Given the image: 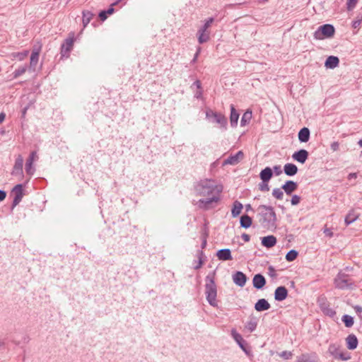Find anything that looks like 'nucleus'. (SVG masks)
Wrapping results in <instances>:
<instances>
[{
	"instance_id": "obj_49",
	"label": "nucleus",
	"mask_w": 362,
	"mask_h": 362,
	"mask_svg": "<svg viewBox=\"0 0 362 362\" xmlns=\"http://www.w3.org/2000/svg\"><path fill=\"white\" fill-rule=\"evenodd\" d=\"M76 38L74 35V33L71 32L69 33V53L71 52L72 49V46L74 42L76 40Z\"/></svg>"
},
{
	"instance_id": "obj_22",
	"label": "nucleus",
	"mask_w": 362,
	"mask_h": 362,
	"mask_svg": "<svg viewBox=\"0 0 362 362\" xmlns=\"http://www.w3.org/2000/svg\"><path fill=\"white\" fill-rule=\"evenodd\" d=\"M254 308L256 311L262 312L269 310L271 308V305L266 299L261 298L255 303Z\"/></svg>"
},
{
	"instance_id": "obj_10",
	"label": "nucleus",
	"mask_w": 362,
	"mask_h": 362,
	"mask_svg": "<svg viewBox=\"0 0 362 362\" xmlns=\"http://www.w3.org/2000/svg\"><path fill=\"white\" fill-rule=\"evenodd\" d=\"M230 334L233 339L238 344L240 348L247 354L249 355L250 350L247 346L246 341L243 338L242 335L239 334L235 328H233L230 332Z\"/></svg>"
},
{
	"instance_id": "obj_60",
	"label": "nucleus",
	"mask_w": 362,
	"mask_h": 362,
	"mask_svg": "<svg viewBox=\"0 0 362 362\" xmlns=\"http://www.w3.org/2000/svg\"><path fill=\"white\" fill-rule=\"evenodd\" d=\"M241 238L245 242H249L250 240V236L247 233H243Z\"/></svg>"
},
{
	"instance_id": "obj_19",
	"label": "nucleus",
	"mask_w": 362,
	"mask_h": 362,
	"mask_svg": "<svg viewBox=\"0 0 362 362\" xmlns=\"http://www.w3.org/2000/svg\"><path fill=\"white\" fill-rule=\"evenodd\" d=\"M266 279L261 274H255L252 279L253 287L258 290L262 289L266 285Z\"/></svg>"
},
{
	"instance_id": "obj_20",
	"label": "nucleus",
	"mask_w": 362,
	"mask_h": 362,
	"mask_svg": "<svg viewBox=\"0 0 362 362\" xmlns=\"http://www.w3.org/2000/svg\"><path fill=\"white\" fill-rule=\"evenodd\" d=\"M277 243L276 238L274 235H269L264 236L261 239L262 245L267 248H272L276 245Z\"/></svg>"
},
{
	"instance_id": "obj_55",
	"label": "nucleus",
	"mask_w": 362,
	"mask_h": 362,
	"mask_svg": "<svg viewBox=\"0 0 362 362\" xmlns=\"http://www.w3.org/2000/svg\"><path fill=\"white\" fill-rule=\"evenodd\" d=\"M330 148L333 151H337L339 148V144L338 141H334L331 144Z\"/></svg>"
},
{
	"instance_id": "obj_29",
	"label": "nucleus",
	"mask_w": 362,
	"mask_h": 362,
	"mask_svg": "<svg viewBox=\"0 0 362 362\" xmlns=\"http://www.w3.org/2000/svg\"><path fill=\"white\" fill-rule=\"evenodd\" d=\"M243 208L242 203L239 201L235 200L233 203L232 209H231V215L233 218L237 217L241 213V211Z\"/></svg>"
},
{
	"instance_id": "obj_59",
	"label": "nucleus",
	"mask_w": 362,
	"mask_h": 362,
	"mask_svg": "<svg viewBox=\"0 0 362 362\" xmlns=\"http://www.w3.org/2000/svg\"><path fill=\"white\" fill-rule=\"evenodd\" d=\"M6 197V191L0 189V202L4 200Z\"/></svg>"
},
{
	"instance_id": "obj_51",
	"label": "nucleus",
	"mask_w": 362,
	"mask_h": 362,
	"mask_svg": "<svg viewBox=\"0 0 362 362\" xmlns=\"http://www.w3.org/2000/svg\"><path fill=\"white\" fill-rule=\"evenodd\" d=\"M272 169L273 171V175L275 174V175L279 176L282 173V169L279 165H274Z\"/></svg>"
},
{
	"instance_id": "obj_27",
	"label": "nucleus",
	"mask_w": 362,
	"mask_h": 362,
	"mask_svg": "<svg viewBox=\"0 0 362 362\" xmlns=\"http://www.w3.org/2000/svg\"><path fill=\"white\" fill-rule=\"evenodd\" d=\"M339 59L336 56H329L325 62V66L329 69H334L339 66Z\"/></svg>"
},
{
	"instance_id": "obj_33",
	"label": "nucleus",
	"mask_w": 362,
	"mask_h": 362,
	"mask_svg": "<svg viewBox=\"0 0 362 362\" xmlns=\"http://www.w3.org/2000/svg\"><path fill=\"white\" fill-rule=\"evenodd\" d=\"M257 326V320L255 317L250 318V320L245 325V328L250 332L255 331Z\"/></svg>"
},
{
	"instance_id": "obj_62",
	"label": "nucleus",
	"mask_w": 362,
	"mask_h": 362,
	"mask_svg": "<svg viewBox=\"0 0 362 362\" xmlns=\"http://www.w3.org/2000/svg\"><path fill=\"white\" fill-rule=\"evenodd\" d=\"M197 257H198V259H204V253L202 250L197 251Z\"/></svg>"
},
{
	"instance_id": "obj_40",
	"label": "nucleus",
	"mask_w": 362,
	"mask_h": 362,
	"mask_svg": "<svg viewBox=\"0 0 362 362\" xmlns=\"http://www.w3.org/2000/svg\"><path fill=\"white\" fill-rule=\"evenodd\" d=\"M27 65H24L16 69L13 73V78H17L23 74H25L27 70Z\"/></svg>"
},
{
	"instance_id": "obj_7",
	"label": "nucleus",
	"mask_w": 362,
	"mask_h": 362,
	"mask_svg": "<svg viewBox=\"0 0 362 362\" xmlns=\"http://www.w3.org/2000/svg\"><path fill=\"white\" fill-rule=\"evenodd\" d=\"M354 284V281L349 277V275L345 273L339 272L334 279L335 287L339 289L343 290L351 288Z\"/></svg>"
},
{
	"instance_id": "obj_48",
	"label": "nucleus",
	"mask_w": 362,
	"mask_h": 362,
	"mask_svg": "<svg viewBox=\"0 0 362 362\" xmlns=\"http://www.w3.org/2000/svg\"><path fill=\"white\" fill-rule=\"evenodd\" d=\"M268 274L272 279L276 278L277 274H276V269H274V267L273 266H269L268 267Z\"/></svg>"
},
{
	"instance_id": "obj_12",
	"label": "nucleus",
	"mask_w": 362,
	"mask_h": 362,
	"mask_svg": "<svg viewBox=\"0 0 362 362\" xmlns=\"http://www.w3.org/2000/svg\"><path fill=\"white\" fill-rule=\"evenodd\" d=\"M23 158L21 154H19L15 160V163L13 167L11 175L13 176H16V175L23 176Z\"/></svg>"
},
{
	"instance_id": "obj_64",
	"label": "nucleus",
	"mask_w": 362,
	"mask_h": 362,
	"mask_svg": "<svg viewBox=\"0 0 362 362\" xmlns=\"http://www.w3.org/2000/svg\"><path fill=\"white\" fill-rule=\"evenodd\" d=\"M357 177V174L355 173H349V175H348V179L349 180H351L353 178H356Z\"/></svg>"
},
{
	"instance_id": "obj_41",
	"label": "nucleus",
	"mask_w": 362,
	"mask_h": 362,
	"mask_svg": "<svg viewBox=\"0 0 362 362\" xmlns=\"http://www.w3.org/2000/svg\"><path fill=\"white\" fill-rule=\"evenodd\" d=\"M209 33H197L198 35V42L199 44H203L209 40Z\"/></svg>"
},
{
	"instance_id": "obj_39",
	"label": "nucleus",
	"mask_w": 362,
	"mask_h": 362,
	"mask_svg": "<svg viewBox=\"0 0 362 362\" xmlns=\"http://www.w3.org/2000/svg\"><path fill=\"white\" fill-rule=\"evenodd\" d=\"M298 256V252L296 250H289L286 255V259L287 262L294 261Z\"/></svg>"
},
{
	"instance_id": "obj_17",
	"label": "nucleus",
	"mask_w": 362,
	"mask_h": 362,
	"mask_svg": "<svg viewBox=\"0 0 362 362\" xmlns=\"http://www.w3.org/2000/svg\"><path fill=\"white\" fill-rule=\"evenodd\" d=\"M247 279L246 274L240 271H237L233 274L234 284L240 287H243L245 285Z\"/></svg>"
},
{
	"instance_id": "obj_58",
	"label": "nucleus",
	"mask_w": 362,
	"mask_h": 362,
	"mask_svg": "<svg viewBox=\"0 0 362 362\" xmlns=\"http://www.w3.org/2000/svg\"><path fill=\"white\" fill-rule=\"evenodd\" d=\"M199 52H200V48H199V49H197V52L195 53V54H194V56L193 59H192V61H191V64H194V63L197 62V58H198L199 54Z\"/></svg>"
},
{
	"instance_id": "obj_5",
	"label": "nucleus",
	"mask_w": 362,
	"mask_h": 362,
	"mask_svg": "<svg viewBox=\"0 0 362 362\" xmlns=\"http://www.w3.org/2000/svg\"><path fill=\"white\" fill-rule=\"evenodd\" d=\"M335 34V28L332 24H324L318 27L313 33V37L316 40H324L325 38H331Z\"/></svg>"
},
{
	"instance_id": "obj_37",
	"label": "nucleus",
	"mask_w": 362,
	"mask_h": 362,
	"mask_svg": "<svg viewBox=\"0 0 362 362\" xmlns=\"http://www.w3.org/2000/svg\"><path fill=\"white\" fill-rule=\"evenodd\" d=\"M28 54L29 50H23V52L11 53V57L13 59H18L19 61H22L28 57Z\"/></svg>"
},
{
	"instance_id": "obj_24",
	"label": "nucleus",
	"mask_w": 362,
	"mask_h": 362,
	"mask_svg": "<svg viewBox=\"0 0 362 362\" xmlns=\"http://www.w3.org/2000/svg\"><path fill=\"white\" fill-rule=\"evenodd\" d=\"M117 3L118 1L112 4L107 9L100 11L98 13V18H100V20L102 21H105L107 18L108 15L112 14L115 12V8L113 6L117 4Z\"/></svg>"
},
{
	"instance_id": "obj_3",
	"label": "nucleus",
	"mask_w": 362,
	"mask_h": 362,
	"mask_svg": "<svg viewBox=\"0 0 362 362\" xmlns=\"http://www.w3.org/2000/svg\"><path fill=\"white\" fill-rule=\"evenodd\" d=\"M205 294L207 302L212 307L216 308L218 303L216 300L217 296V286L215 283V272L209 273L205 279Z\"/></svg>"
},
{
	"instance_id": "obj_34",
	"label": "nucleus",
	"mask_w": 362,
	"mask_h": 362,
	"mask_svg": "<svg viewBox=\"0 0 362 362\" xmlns=\"http://www.w3.org/2000/svg\"><path fill=\"white\" fill-rule=\"evenodd\" d=\"M358 215L355 214V211L354 209L349 211L348 214L345 216L344 222L346 226H349L351 223H354L357 218Z\"/></svg>"
},
{
	"instance_id": "obj_2",
	"label": "nucleus",
	"mask_w": 362,
	"mask_h": 362,
	"mask_svg": "<svg viewBox=\"0 0 362 362\" xmlns=\"http://www.w3.org/2000/svg\"><path fill=\"white\" fill-rule=\"evenodd\" d=\"M196 194L202 197H211L219 195L221 189H218L213 180H201L194 185Z\"/></svg>"
},
{
	"instance_id": "obj_4",
	"label": "nucleus",
	"mask_w": 362,
	"mask_h": 362,
	"mask_svg": "<svg viewBox=\"0 0 362 362\" xmlns=\"http://www.w3.org/2000/svg\"><path fill=\"white\" fill-rule=\"evenodd\" d=\"M206 118L212 123L218 124L223 130L227 129L228 120L222 113L209 109L206 111Z\"/></svg>"
},
{
	"instance_id": "obj_43",
	"label": "nucleus",
	"mask_w": 362,
	"mask_h": 362,
	"mask_svg": "<svg viewBox=\"0 0 362 362\" xmlns=\"http://www.w3.org/2000/svg\"><path fill=\"white\" fill-rule=\"evenodd\" d=\"M25 169V172L28 175H33L34 174L35 169L33 167L32 163L26 161Z\"/></svg>"
},
{
	"instance_id": "obj_53",
	"label": "nucleus",
	"mask_w": 362,
	"mask_h": 362,
	"mask_svg": "<svg viewBox=\"0 0 362 362\" xmlns=\"http://www.w3.org/2000/svg\"><path fill=\"white\" fill-rule=\"evenodd\" d=\"M214 21V18H213V17H210V18H209L205 21V23H204V24L203 25V26H204L205 28L208 29V28L211 26V25L212 24V23H213Z\"/></svg>"
},
{
	"instance_id": "obj_54",
	"label": "nucleus",
	"mask_w": 362,
	"mask_h": 362,
	"mask_svg": "<svg viewBox=\"0 0 362 362\" xmlns=\"http://www.w3.org/2000/svg\"><path fill=\"white\" fill-rule=\"evenodd\" d=\"M355 312L358 315L359 317L362 319L361 313H362V307L359 305H356L354 307Z\"/></svg>"
},
{
	"instance_id": "obj_23",
	"label": "nucleus",
	"mask_w": 362,
	"mask_h": 362,
	"mask_svg": "<svg viewBox=\"0 0 362 362\" xmlns=\"http://www.w3.org/2000/svg\"><path fill=\"white\" fill-rule=\"evenodd\" d=\"M346 347L349 350H354L357 348L358 341L356 336L354 334L348 335L346 338Z\"/></svg>"
},
{
	"instance_id": "obj_30",
	"label": "nucleus",
	"mask_w": 362,
	"mask_h": 362,
	"mask_svg": "<svg viewBox=\"0 0 362 362\" xmlns=\"http://www.w3.org/2000/svg\"><path fill=\"white\" fill-rule=\"evenodd\" d=\"M240 227L243 228H248L252 224V218L247 214H244L240 218Z\"/></svg>"
},
{
	"instance_id": "obj_32",
	"label": "nucleus",
	"mask_w": 362,
	"mask_h": 362,
	"mask_svg": "<svg viewBox=\"0 0 362 362\" xmlns=\"http://www.w3.org/2000/svg\"><path fill=\"white\" fill-rule=\"evenodd\" d=\"M83 16H82V23L83 28H86L87 25L90 23L93 17L94 16V14L88 10L83 11L82 12Z\"/></svg>"
},
{
	"instance_id": "obj_52",
	"label": "nucleus",
	"mask_w": 362,
	"mask_h": 362,
	"mask_svg": "<svg viewBox=\"0 0 362 362\" xmlns=\"http://www.w3.org/2000/svg\"><path fill=\"white\" fill-rule=\"evenodd\" d=\"M292 355H293L291 351H284L280 354V356L281 357H283L284 359H289V358H291Z\"/></svg>"
},
{
	"instance_id": "obj_28",
	"label": "nucleus",
	"mask_w": 362,
	"mask_h": 362,
	"mask_svg": "<svg viewBox=\"0 0 362 362\" xmlns=\"http://www.w3.org/2000/svg\"><path fill=\"white\" fill-rule=\"evenodd\" d=\"M239 113L235 110L233 105H230V123L232 127H235L238 124Z\"/></svg>"
},
{
	"instance_id": "obj_13",
	"label": "nucleus",
	"mask_w": 362,
	"mask_h": 362,
	"mask_svg": "<svg viewBox=\"0 0 362 362\" xmlns=\"http://www.w3.org/2000/svg\"><path fill=\"white\" fill-rule=\"evenodd\" d=\"M318 303L320 310L325 315L332 317L336 315L335 310L329 307L325 298L319 299Z\"/></svg>"
},
{
	"instance_id": "obj_26",
	"label": "nucleus",
	"mask_w": 362,
	"mask_h": 362,
	"mask_svg": "<svg viewBox=\"0 0 362 362\" xmlns=\"http://www.w3.org/2000/svg\"><path fill=\"white\" fill-rule=\"evenodd\" d=\"M298 167L293 163H286L284 166V173L290 177L294 176L298 173Z\"/></svg>"
},
{
	"instance_id": "obj_14",
	"label": "nucleus",
	"mask_w": 362,
	"mask_h": 362,
	"mask_svg": "<svg viewBox=\"0 0 362 362\" xmlns=\"http://www.w3.org/2000/svg\"><path fill=\"white\" fill-rule=\"evenodd\" d=\"M243 157H244L243 152L242 151H239L235 154L230 155V156L228 157V158L224 160L223 165H235L238 164L240 161V160H242L243 158Z\"/></svg>"
},
{
	"instance_id": "obj_11",
	"label": "nucleus",
	"mask_w": 362,
	"mask_h": 362,
	"mask_svg": "<svg viewBox=\"0 0 362 362\" xmlns=\"http://www.w3.org/2000/svg\"><path fill=\"white\" fill-rule=\"evenodd\" d=\"M219 199V195H213L206 199H201L198 201V206L199 208L206 211L212 208L211 204L213 202H218Z\"/></svg>"
},
{
	"instance_id": "obj_15",
	"label": "nucleus",
	"mask_w": 362,
	"mask_h": 362,
	"mask_svg": "<svg viewBox=\"0 0 362 362\" xmlns=\"http://www.w3.org/2000/svg\"><path fill=\"white\" fill-rule=\"evenodd\" d=\"M288 295V289L284 286H278L274 291V300L276 301H283L286 299Z\"/></svg>"
},
{
	"instance_id": "obj_42",
	"label": "nucleus",
	"mask_w": 362,
	"mask_h": 362,
	"mask_svg": "<svg viewBox=\"0 0 362 362\" xmlns=\"http://www.w3.org/2000/svg\"><path fill=\"white\" fill-rule=\"evenodd\" d=\"M283 189L281 188H274L272 190V196L275 197L278 200H281L284 198V192Z\"/></svg>"
},
{
	"instance_id": "obj_50",
	"label": "nucleus",
	"mask_w": 362,
	"mask_h": 362,
	"mask_svg": "<svg viewBox=\"0 0 362 362\" xmlns=\"http://www.w3.org/2000/svg\"><path fill=\"white\" fill-rule=\"evenodd\" d=\"M361 21H362V16H358L356 17V20H354L352 22V27L354 28H358L360 26L361 23Z\"/></svg>"
},
{
	"instance_id": "obj_63",
	"label": "nucleus",
	"mask_w": 362,
	"mask_h": 362,
	"mask_svg": "<svg viewBox=\"0 0 362 362\" xmlns=\"http://www.w3.org/2000/svg\"><path fill=\"white\" fill-rule=\"evenodd\" d=\"M5 118H6V114L2 112L0 113V123H2L4 120H5Z\"/></svg>"
},
{
	"instance_id": "obj_56",
	"label": "nucleus",
	"mask_w": 362,
	"mask_h": 362,
	"mask_svg": "<svg viewBox=\"0 0 362 362\" xmlns=\"http://www.w3.org/2000/svg\"><path fill=\"white\" fill-rule=\"evenodd\" d=\"M324 233L325 234L326 236H328L329 238H332L334 235V233L332 231V229H330V228H325L324 230Z\"/></svg>"
},
{
	"instance_id": "obj_36",
	"label": "nucleus",
	"mask_w": 362,
	"mask_h": 362,
	"mask_svg": "<svg viewBox=\"0 0 362 362\" xmlns=\"http://www.w3.org/2000/svg\"><path fill=\"white\" fill-rule=\"evenodd\" d=\"M60 59L68 57V37L65 38L61 45Z\"/></svg>"
},
{
	"instance_id": "obj_47",
	"label": "nucleus",
	"mask_w": 362,
	"mask_h": 362,
	"mask_svg": "<svg viewBox=\"0 0 362 362\" xmlns=\"http://www.w3.org/2000/svg\"><path fill=\"white\" fill-rule=\"evenodd\" d=\"M37 159H38L37 151H33L30 152V153L29 155V157H28V158L27 159L26 161L33 163V162L35 160H37Z\"/></svg>"
},
{
	"instance_id": "obj_8",
	"label": "nucleus",
	"mask_w": 362,
	"mask_h": 362,
	"mask_svg": "<svg viewBox=\"0 0 362 362\" xmlns=\"http://www.w3.org/2000/svg\"><path fill=\"white\" fill-rule=\"evenodd\" d=\"M328 353L334 358L341 361H348L351 358L349 353L340 352V345L331 344L328 347Z\"/></svg>"
},
{
	"instance_id": "obj_38",
	"label": "nucleus",
	"mask_w": 362,
	"mask_h": 362,
	"mask_svg": "<svg viewBox=\"0 0 362 362\" xmlns=\"http://www.w3.org/2000/svg\"><path fill=\"white\" fill-rule=\"evenodd\" d=\"M341 321L344 322L346 327H351L354 323V317L349 315H344L341 317Z\"/></svg>"
},
{
	"instance_id": "obj_6",
	"label": "nucleus",
	"mask_w": 362,
	"mask_h": 362,
	"mask_svg": "<svg viewBox=\"0 0 362 362\" xmlns=\"http://www.w3.org/2000/svg\"><path fill=\"white\" fill-rule=\"evenodd\" d=\"M259 176L262 181L258 184V189L261 192L269 191V182L273 177L272 169L266 167L260 171Z\"/></svg>"
},
{
	"instance_id": "obj_35",
	"label": "nucleus",
	"mask_w": 362,
	"mask_h": 362,
	"mask_svg": "<svg viewBox=\"0 0 362 362\" xmlns=\"http://www.w3.org/2000/svg\"><path fill=\"white\" fill-rule=\"evenodd\" d=\"M252 119V111L251 110H246L244 114L242 116L241 120H240V125L242 127H244L249 124Z\"/></svg>"
},
{
	"instance_id": "obj_18",
	"label": "nucleus",
	"mask_w": 362,
	"mask_h": 362,
	"mask_svg": "<svg viewBox=\"0 0 362 362\" xmlns=\"http://www.w3.org/2000/svg\"><path fill=\"white\" fill-rule=\"evenodd\" d=\"M298 187V184L293 180H286L284 185H281V189L285 192L287 195H291Z\"/></svg>"
},
{
	"instance_id": "obj_25",
	"label": "nucleus",
	"mask_w": 362,
	"mask_h": 362,
	"mask_svg": "<svg viewBox=\"0 0 362 362\" xmlns=\"http://www.w3.org/2000/svg\"><path fill=\"white\" fill-rule=\"evenodd\" d=\"M310 132L308 127H303L298 134V140L300 143L308 142L310 139Z\"/></svg>"
},
{
	"instance_id": "obj_1",
	"label": "nucleus",
	"mask_w": 362,
	"mask_h": 362,
	"mask_svg": "<svg viewBox=\"0 0 362 362\" xmlns=\"http://www.w3.org/2000/svg\"><path fill=\"white\" fill-rule=\"evenodd\" d=\"M258 209H262L259 213V222L261 226L267 230L275 229L276 228V214L274 209L272 206L259 205Z\"/></svg>"
},
{
	"instance_id": "obj_61",
	"label": "nucleus",
	"mask_w": 362,
	"mask_h": 362,
	"mask_svg": "<svg viewBox=\"0 0 362 362\" xmlns=\"http://www.w3.org/2000/svg\"><path fill=\"white\" fill-rule=\"evenodd\" d=\"M192 86H196L197 88H198V89H202V83H201V81L199 80H196L193 83Z\"/></svg>"
},
{
	"instance_id": "obj_44",
	"label": "nucleus",
	"mask_w": 362,
	"mask_h": 362,
	"mask_svg": "<svg viewBox=\"0 0 362 362\" xmlns=\"http://www.w3.org/2000/svg\"><path fill=\"white\" fill-rule=\"evenodd\" d=\"M209 229L206 226V224H204L203 228L201 230V239L202 240H207V238L209 237Z\"/></svg>"
},
{
	"instance_id": "obj_31",
	"label": "nucleus",
	"mask_w": 362,
	"mask_h": 362,
	"mask_svg": "<svg viewBox=\"0 0 362 362\" xmlns=\"http://www.w3.org/2000/svg\"><path fill=\"white\" fill-rule=\"evenodd\" d=\"M39 55H40V50L39 49H34L33 50L30 59V68L33 69V70L35 69L36 65L38 62L39 59Z\"/></svg>"
},
{
	"instance_id": "obj_16",
	"label": "nucleus",
	"mask_w": 362,
	"mask_h": 362,
	"mask_svg": "<svg viewBox=\"0 0 362 362\" xmlns=\"http://www.w3.org/2000/svg\"><path fill=\"white\" fill-rule=\"evenodd\" d=\"M309 153L305 149H300L296 152H294L292 155V158L300 163H305L307 159L308 158Z\"/></svg>"
},
{
	"instance_id": "obj_45",
	"label": "nucleus",
	"mask_w": 362,
	"mask_h": 362,
	"mask_svg": "<svg viewBox=\"0 0 362 362\" xmlns=\"http://www.w3.org/2000/svg\"><path fill=\"white\" fill-rule=\"evenodd\" d=\"M301 198L299 195L293 194L291 199V204L292 206H296L300 202Z\"/></svg>"
},
{
	"instance_id": "obj_21",
	"label": "nucleus",
	"mask_w": 362,
	"mask_h": 362,
	"mask_svg": "<svg viewBox=\"0 0 362 362\" xmlns=\"http://www.w3.org/2000/svg\"><path fill=\"white\" fill-rule=\"evenodd\" d=\"M217 258L221 261L232 260L233 257L230 249H221L216 252V254Z\"/></svg>"
},
{
	"instance_id": "obj_57",
	"label": "nucleus",
	"mask_w": 362,
	"mask_h": 362,
	"mask_svg": "<svg viewBox=\"0 0 362 362\" xmlns=\"http://www.w3.org/2000/svg\"><path fill=\"white\" fill-rule=\"evenodd\" d=\"M204 263V259H198L197 264L194 267V269H200Z\"/></svg>"
},
{
	"instance_id": "obj_46",
	"label": "nucleus",
	"mask_w": 362,
	"mask_h": 362,
	"mask_svg": "<svg viewBox=\"0 0 362 362\" xmlns=\"http://www.w3.org/2000/svg\"><path fill=\"white\" fill-rule=\"evenodd\" d=\"M357 0H347L346 8L348 11H352L356 6Z\"/></svg>"
},
{
	"instance_id": "obj_9",
	"label": "nucleus",
	"mask_w": 362,
	"mask_h": 362,
	"mask_svg": "<svg viewBox=\"0 0 362 362\" xmlns=\"http://www.w3.org/2000/svg\"><path fill=\"white\" fill-rule=\"evenodd\" d=\"M23 187L24 185L23 184H18L12 189L11 194L14 193L15 196L11 208V211L21 202L24 195Z\"/></svg>"
}]
</instances>
